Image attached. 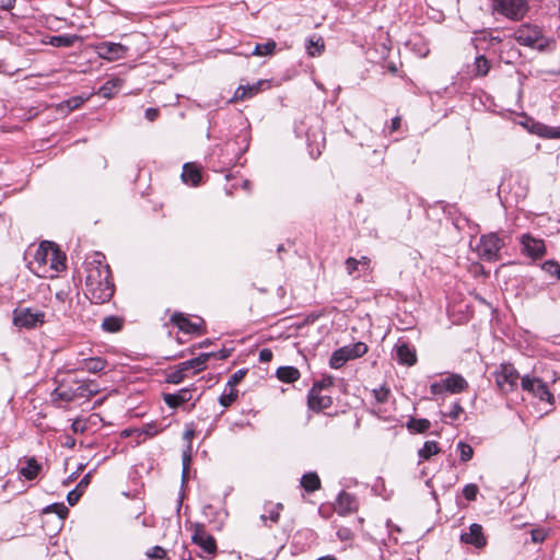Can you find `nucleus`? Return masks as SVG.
Masks as SVG:
<instances>
[{"instance_id": "obj_1", "label": "nucleus", "mask_w": 560, "mask_h": 560, "mask_svg": "<svg viewBox=\"0 0 560 560\" xmlns=\"http://www.w3.org/2000/svg\"><path fill=\"white\" fill-rule=\"evenodd\" d=\"M67 256L60 247H37L30 269L39 278H54L66 269Z\"/></svg>"}, {"instance_id": "obj_2", "label": "nucleus", "mask_w": 560, "mask_h": 560, "mask_svg": "<svg viewBox=\"0 0 560 560\" xmlns=\"http://www.w3.org/2000/svg\"><path fill=\"white\" fill-rule=\"evenodd\" d=\"M83 267L85 272V287L112 279L109 266L105 262V256L100 252H95L92 256L86 258Z\"/></svg>"}, {"instance_id": "obj_3", "label": "nucleus", "mask_w": 560, "mask_h": 560, "mask_svg": "<svg viewBox=\"0 0 560 560\" xmlns=\"http://www.w3.org/2000/svg\"><path fill=\"white\" fill-rule=\"evenodd\" d=\"M514 39L523 46L537 49L545 50L548 45V38L542 34V31L536 26L530 24H522L514 33Z\"/></svg>"}, {"instance_id": "obj_4", "label": "nucleus", "mask_w": 560, "mask_h": 560, "mask_svg": "<svg viewBox=\"0 0 560 560\" xmlns=\"http://www.w3.org/2000/svg\"><path fill=\"white\" fill-rule=\"evenodd\" d=\"M46 313L35 307H18L13 311V325L24 329H35L46 323Z\"/></svg>"}, {"instance_id": "obj_5", "label": "nucleus", "mask_w": 560, "mask_h": 560, "mask_svg": "<svg viewBox=\"0 0 560 560\" xmlns=\"http://www.w3.org/2000/svg\"><path fill=\"white\" fill-rule=\"evenodd\" d=\"M492 375L500 393L509 394L517 388L520 374L512 363H501Z\"/></svg>"}, {"instance_id": "obj_6", "label": "nucleus", "mask_w": 560, "mask_h": 560, "mask_svg": "<svg viewBox=\"0 0 560 560\" xmlns=\"http://www.w3.org/2000/svg\"><path fill=\"white\" fill-rule=\"evenodd\" d=\"M492 7L494 11L514 21L522 20L528 11L526 0H493Z\"/></svg>"}, {"instance_id": "obj_7", "label": "nucleus", "mask_w": 560, "mask_h": 560, "mask_svg": "<svg viewBox=\"0 0 560 560\" xmlns=\"http://www.w3.org/2000/svg\"><path fill=\"white\" fill-rule=\"evenodd\" d=\"M115 292V285L112 279L97 282V284L85 287V296L94 304H104L108 302Z\"/></svg>"}, {"instance_id": "obj_8", "label": "nucleus", "mask_w": 560, "mask_h": 560, "mask_svg": "<svg viewBox=\"0 0 560 560\" xmlns=\"http://www.w3.org/2000/svg\"><path fill=\"white\" fill-rule=\"evenodd\" d=\"M96 54L100 58L108 61H115L125 58L128 48L118 43L104 42L96 47Z\"/></svg>"}, {"instance_id": "obj_9", "label": "nucleus", "mask_w": 560, "mask_h": 560, "mask_svg": "<svg viewBox=\"0 0 560 560\" xmlns=\"http://www.w3.org/2000/svg\"><path fill=\"white\" fill-rule=\"evenodd\" d=\"M460 541L478 549L483 548L487 545V538L483 535L482 526L476 523L471 524L468 532L460 535Z\"/></svg>"}, {"instance_id": "obj_10", "label": "nucleus", "mask_w": 560, "mask_h": 560, "mask_svg": "<svg viewBox=\"0 0 560 560\" xmlns=\"http://www.w3.org/2000/svg\"><path fill=\"white\" fill-rule=\"evenodd\" d=\"M192 542L198 545L208 553H214L217 550L215 539L208 534L202 525H197L192 534Z\"/></svg>"}, {"instance_id": "obj_11", "label": "nucleus", "mask_w": 560, "mask_h": 560, "mask_svg": "<svg viewBox=\"0 0 560 560\" xmlns=\"http://www.w3.org/2000/svg\"><path fill=\"white\" fill-rule=\"evenodd\" d=\"M396 358L400 364L412 366L417 362L415 347L405 341H398L395 346Z\"/></svg>"}, {"instance_id": "obj_12", "label": "nucleus", "mask_w": 560, "mask_h": 560, "mask_svg": "<svg viewBox=\"0 0 560 560\" xmlns=\"http://www.w3.org/2000/svg\"><path fill=\"white\" fill-rule=\"evenodd\" d=\"M332 399L328 395H323L316 388H311L307 395V405L314 411H322L331 406Z\"/></svg>"}, {"instance_id": "obj_13", "label": "nucleus", "mask_w": 560, "mask_h": 560, "mask_svg": "<svg viewBox=\"0 0 560 560\" xmlns=\"http://www.w3.org/2000/svg\"><path fill=\"white\" fill-rule=\"evenodd\" d=\"M211 357H217V354L215 353H201L199 357L194 358L188 361H185V362H182L178 365L186 373L189 371H192V373H197V372H200L206 369V364ZM218 358L222 359V358H225V355L220 353L218 355Z\"/></svg>"}, {"instance_id": "obj_14", "label": "nucleus", "mask_w": 560, "mask_h": 560, "mask_svg": "<svg viewBox=\"0 0 560 560\" xmlns=\"http://www.w3.org/2000/svg\"><path fill=\"white\" fill-rule=\"evenodd\" d=\"M357 509V502L352 494L341 491L335 503V511L340 515H347Z\"/></svg>"}, {"instance_id": "obj_15", "label": "nucleus", "mask_w": 560, "mask_h": 560, "mask_svg": "<svg viewBox=\"0 0 560 560\" xmlns=\"http://www.w3.org/2000/svg\"><path fill=\"white\" fill-rule=\"evenodd\" d=\"M171 322L177 326L180 330L187 334H194L199 330L200 325L192 323L186 315L183 313H174L171 317Z\"/></svg>"}, {"instance_id": "obj_16", "label": "nucleus", "mask_w": 560, "mask_h": 560, "mask_svg": "<svg viewBox=\"0 0 560 560\" xmlns=\"http://www.w3.org/2000/svg\"><path fill=\"white\" fill-rule=\"evenodd\" d=\"M163 399L170 408H177L191 399V392L188 388H183L176 394H165Z\"/></svg>"}, {"instance_id": "obj_17", "label": "nucleus", "mask_w": 560, "mask_h": 560, "mask_svg": "<svg viewBox=\"0 0 560 560\" xmlns=\"http://www.w3.org/2000/svg\"><path fill=\"white\" fill-rule=\"evenodd\" d=\"M182 178L184 183L197 186L201 180L200 168L195 163H186L183 166Z\"/></svg>"}, {"instance_id": "obj_18", "label": "nucleus", "mask_w": 560, "mask_h": 560, "mask_svg": "<svg viewBox=\"0 0 560 560\" xmlns=\"http://www.w3.org/2000/svg\"><path fill=\"white\" fill-rule=\"evenodd\" d=\"M106 366V361L100 357L83 359L79 362L78 370L89 373H98Z\"/></svg>"}, {"instance_id": "obj_19", "label": "nucleus", "mask_w": 560, "mask_h": 560, "mask_svg": "<svg viewBox=\"0 0 560 560\" xmlns=\"http://www.w3.org/2000/svg\"><path fill=\"white\" fill-rule=\"evenodd\" d=\"M444 382L445 390L453 394L462 393L468 387L467 381L459 374H452Z\"/></svg>"}, {"instance_id": "obj_20", "label": "nucleus", "mask_w": 560, "mask_h": 560, "mask_svg": "<svg viewBox=\"0 0 560 560\" xmlns=\"http://www.w3.org/2000/svg\"><path fill=\"white\" fill-rule=\"evenodd\" d=\"M532 132L546 139H560V127H550L545 124H534Z\"/></svg>"}, {"instance_id": "obj_21", "label": "nucleus", "mask_w": 560, "mask_h": 560, "mask_svg": "<svg viewBox=\"0 0 560 560\" xmlns=\"http://www.w3.org/2000/svg\"><path fill=\"white\" fill-rule=\"evenodd\" d=\"M532 132L546 139H560V127H550L545 124H534Z\"/></svg>"}, {"instance_id": "obj_22", "label": "nucleus", "mask_w": 560, "mask_h": 560, "mask_svg": "<svg viewBox=\"0 0 560 560\" xmlns=\"http://www.w3.org/2000/svg\"><path fill=\"white\" fill-rule=\"evenodd\" d=\"M305 48L310 57L320 56L325 50L324 38L319 35L311 36L306 42Z\"/></svg>"}, {"instance_id": "obj_23", "label": "nucleus", "mask_w": 560, "mask_h": 560, "mask_svg": "<svg viewBox=\"0 0 560 560\" xmlns=\"http://www.w3.org/2000/svg\"><path fill=\"white\" fill-rule=\"evenodd\" d=\"M122 85V80L118 78L110 79L106 81L100 89L97 94L105 97L112 98L114 95L118 93Z\"/></svg>"}, {"instance_id": "obj_24", "label": "nucleus", "mask_w": 560, "mask_h": 560, "mask_svg": "<svg viewBox=\"0 0 560 560\" xmlns=\"http://www.w3.org/2000/svg\"><path fill=\"white\" fill-rule=\"evenodd\" d=\"M352 360L348 347H342L332 352L329 359V365L332 369H340L346 362Z\"/></svg>"}, {"instance_id": "obj_25", "label": "nucleus", "mask_w": 560, "mask_h": 560, "mask_svg": "<svg viewBox=\"0 0 560 560\" xmlns=\"http://www.w3.org/2000/svg\"><path fill=\"white\" fill-rule=\"evenodd\" d=\"M26 465L20 468L19 474L27 480H33L39 474L42 466L37 463L34 457L26 459Z\"/></svg>"}, {"instance_id": "obj_26", "label": "nucleus", "mask_w": 560, "mask_h": 560, "mask_svg": "<svg viewBox=\"0 0 560 560\" xmlns=\"http://www.w3.org/2000/svg\"><path fill=\"white\" fill-rule=\"evenodd\" d=\"M267 84V81H259L253 85L247 86H238L235 91L234 98L235 100H244L246 97H252L261 91L262 85Z\"/></svg>"}, {"instance_id": "obj_27", "label": "nucleus", "mask_w": 560, "mask_h": 560, "mask_svg": "<svg viewBox=\"0 0 560 560\" xmlns=\"http://www.w3.org/2000/svg\"><path fill=\"white\" fill-rule=\"evenodd\" d=\"M544 382L542 380L532 376L529 374H526L521 377V387L523 390L532 394L535 396L537 394V389L542 386Z\"/></svg>"}, {"instance_id": "obj_28", "label": "nucleus", "mask_w": 560, "mask_h": 560, "mask_svg": "<svg viewBox=\"0 0 560 560\" xmlns=\"http://www.w3.org/2000/svg\"><path fill=\"white\" fill-rule=\"evenodd\" d=\"M301 487L306 492H314L320 488V479L316 472L304 474L301 478Z\"/></svg>"}, {"instance_id": "obj_29", "label": "nucleus", "mask_w": 560, "mask_h": 560, "mask_svg": "<svg viewBox=\"0 0 560 560\" xmlns=\"http://www.w3.org/2000/svg\"><path fill=\"white\" fill-rule=\"evenodd\" d=\"M277 377L284 383H293L300 378V371L294 366H280Z\"/></svg>"}, {"instance_id": "obj_30", "label": "nucleus", "mask_w": 560, "mask_h": 560, "mask_svg": "<svg viewBox=\"0 0 560 560\" xmlns=\"http://www.w3.org/2000/svg\"><path fill=\"white\" fill-rule=\"evenodd\" d=\"M276 49L277 43L273 39H269L265 44H257L252 55L259 57L271 56L275 54Z\"/></svg>"}, {"instance_id": "obj_31", "label": "nucleus", "mask_w": 560, "mask_h": 560, "mask_svg": "<svg viewBox=\"0 0 560 560\" xmlns=\"http://www.w3.org/2000/svg\"><path fill=\"white\" fill-rule=\"evenodd\" d=\"M440 451L441 450L439 447L438 442H435V441H427L423 444V447L418 451V455H419L420 459L428 460L433 455H436L438 453H440Z\"/></svg>"}, {"instance_id": "obj_32", "label": "nucleus", "mask_w": 560, "mask_h": 560, "mask_svg": "<svg viewBox=\"0 0 560 560\" xmlns=\"http://www.w3.org/2000/svg\"><path fill=\"white\" fill-rule=\"evenodd\" d=\"M124 320L117 316H107L103 319L102 328L107 332H117L122 328Z\"/></svg>"}, {"instance_id": "obj_33", "label": "nucleus", "mask_w": 560, "mask_h": 560, "mask_svg": "<svg viewBox=\"0 0 560 560\" xmlns=\"http://www.w3.org/2000/svg\"><path fill=\"white\" fill-rule=\"evenodd\" d=\"M430 427L431 422L428 419L411 418L407 423L408 430L417 433H423L428 431Z\"/></svg>"}, {"instance_id": "obj_34", "label": "nucleus", "mask_w": 560, "mask_h": 560, "mask_svg": "<svg viewBox=\"0 0 560 560\" xmlns=\"http://www.w3.org/2000/svg\"><path fill=\"white\" fill-rule=\"evenodd\" d=\"M521 57V51L513 45L509 47H504L501 50L500 58L505 63H515L516 60Z\"/></svg>"}, {"instance_id": "obj_35", "label": "nucleus", "mask_w": 560, "mask_h": 560, "mask_svg": "<svg viewBox=\"0 0 560 560\" xmlns=\"http://www.w3.org/2000/svg\"><path fill=\"white\" fill-rule=\"evenodd\" d=\"M541 401L548 402L550 406H553L556 400L553 394L549 390L547 384L544 382L542 386L537 389V394L534 396Z\"/></svg>"}, {"instance_id": "obj_36", "label": "nucleus", "mask_w": 560, "mask_h": 560, "mask_svg": "<svg viewBox=\"0 0 560 560\" xmlns=\"http://www.w3.org/2000/svg\"><path fill=\"white\" fill-rule=\"evenodd\" d=\"M476 74L486 75L490 70V62L485 56H478L475 60Z\"/></svg>"}, {"instance_id": "obj_37", "label": "nucleus", "mask_w": 560, "mask_h": 560, "mask_svg": "<svg viewBox=\"0 0 560 560\" xmlns=\"http://www.w3.org/2000/svg\"><path fill=\"white\" fill-rule=\"evenodd\" d=\"M80 397H90L98 393L97 385L94 382L82 384L77 388Z\"/></svg>"}, {"instance_id": "obj_38", "label": "nucleus", "mask_w": 560, "mask_h": 560, "mask_svg": "<svg viewBox=\"0 0 560 560\" xmlns=\"http://www.w3.org/2000/svg\"><path fill=\"white\" fill-rule=\"evenodd\" d=\"M186 375H187V373L184 370H182V368L179 365H177L173 371H171L167 374L166 381H167V383H171V384H179L184 381Z\"/></svg>"}, {"instance_id": "obj_39", "label": "nucleus", "mask_w": 560, "mask_h": 560, "mask_svg": "<svg viewBox=\"0 0 560 560\" xmlns=\"http://www.w3.org/2000/svg\"><path fill=\"white\" fill-rule=\"evenodd\" d=\"M499 243H502V245L506 243L505 235L501 237L497 233H491L482 235L480 238V245H498Z\"/></svg>"}, {"instance_id": "obj_40", "label": "nucleus", "mask_w": 560, "mask_h": 560, "mask_svg": "<svg viewBox=\"0 0 560 560\" xmlns=\"http://www.w3.org/2000/svg\"><path fill=\"white\" fill-rule=\"evenodd\" d=\"M229 393L224 392L220 398H219V402L223 406V407H229L231 406L238 397V392L234 388H231L229 387Z\"/></svg>"}, {"instance_id": "obj_41", "label": "nucleus", "mask_w": 560, "mask_h": 560, "mask_svg": "<svg viewBox=\"0 0 560 560\" xmlns=\"http://www.w3.org/2000/svg\"><path fill=\"white\" fill-rule=\"evenodd\" d=\"M457 450L460 453V460L462 462L466 463V462H468V460H470L472 458L474 450H472V447L469 444L460 441L457 444Z\"/></svg>"}, {"instance_id": "obj_42", "label": "nucleus", "mask_w": 560, "mask_h": 560, "mask_svg": "<svg viewBox=\"0 0 560 560\" xmlns=\"http://www.w3.org/2000/svg\"><path fill=\"white\" fill-rule=\"evenodd\" d=\"M190 460H191V445L187 444L186 450L183 452V481H185L187 479Z\"/></svg>"}, {"instance_id": "obj_43", "label": "nucleus", "mask_w": 560, "mask_h": 560, "mask_svg": "<svg viewBox=\"0 0 560 560\" xmlns=\"http://www.w3.org/2000/svg\"><path fill=\"white\" fill-rule=\"evenodd\" d=\"M351 358L357 359L364 355L368 352V346L364 342H357L353 346H348Z\"/></svg>"}, {"instance_id": "obj_44", "label": "nucleus", "mask_w": 560, "mask_h": 560, "mask_svg": "<svg viewBox=\"0 0 560 560\" xmlns=\"http://www.w3.org/2000/svg\"><path fill=\"white\" fill-rule=\"evenodd\" d=\"M145 555L149 559L162 560L166 558L167 552L163 547L154 546L153 548L149 549Z\"/></svg>"}, {"instance_id": "obj_45", "label": "nucleus", "mask_w": 560, "mask_h": 560, "mask_svg": "<svg viewBox=\"0 0 560 560\" xmlns=\"http://www.w3.org/2000/svg\"><path fill=\"white\" fill-rule=\"evenodd\" d=\"M50 44L56 47H70L73 44V38L68 36H52Z\"/></svg>"}, {"instance_id": "obj_46", "label": "nucleus", "mask_w": 560, "mask_h": 560, "mask_svg": "<svg viewBox=\"0 0 560 560\" xmlns=\"http://www.w3.org/2000/svg\"><path fill=\"white\" fill-rule=\"evenodd\" d=\"M542 269L551 276H557L560 279V265L557 261L548 260L544 262Z\"/></svg>"}, {"instance_id": "obj_47", "label": "nucleus", "mask_w": 560, "mask_h": 560, "mask_svg": "<svg viewBox=\"0 0 560 560\" xmlns=\"http://www.w3.org/2000/svg\"><path fill=\"white\" fill-rule=\"evenodd\" d=\"M55 394L56 396L61 399V400H65V401H71L73 400L78 395V390L75 392H71V390H66V389H62L61 387L57 388L55 390Z\"/></svg>"}, {"instance_id": "obj_48", "label": "nucleus", "mask_w": 560, "mask_h": 560, "mask_svg": "<svg viewBox=\"0 0 560 560\" xmlns=\"http://www.w3.org/2000/svg\"><path fill=\"white\" fill-rule=\"evenodd\" d=\"M463 494L468 501H474L478 494V487L475 483H468L464 487Z\"/></svg>"}, {"instance_id": "obj_49", "label": "nucleus", "mask_w": 560, "mask_h": 560, "mask_svg": "<svg viewBox=\"0 0 560 560\" xmlns=\"http://www.w3.org/2000/svg\"><path fill=\"white\" fill-rule=\"evenodd\" d=\"M245 374H246V370H244V369L237 370L235 373H233L230 376L226 386L234 388V386H236L244 378Z\"/></svg>"}, {"instance_id": "obj_50", "label": "nucleus", "mask_w": 560, "mask_h": 560, "mask_svg": "<svg viewBox=\"0 0 560 560\" xmlns=\"http://www.w3.org/2000/svg\"><path fill=\"white\" fill-rule=\"evenodd\" d=\"M334 377L332 376H324L320 381H317L313 384L312 388H316L317 392H322L325 388L332 386Z\"/></svg>"}, {"instance_id": "obj_51", "label": "nucleus", "mask_w": 560, "mask_h": 560, "mask_svg": "<svg viewBox=\"0 0 560 560\" xmlns=\"http://www.w3.org/2000/svg\"><path fill=\"white\" fill-rule=\"evenodd\" d=\"M525 255L534 258L542 257L546 254V247H523Z\"/></svg>"}, {"instance_id": "obj_52", "label": "nucleus", "mask_w": 560, "mask_h": 560, "mask_svg": "<svg viewBox=\"0 0 560 560\" xmlns=\"http://www.w3.org/2000/svg\"><path fill=\"white\" fill-rule=\"evenodd\" d=\"M464 412V408L459 402H454L451 410L447 413H444V417H447L452 420H457L459 416Z\"/></svg>"}, {"instance_id": "obj_53", "label": "nucleus", "mask_w": 560, "mask_h": 560, "mask_svg": "<svg viewBox=\"0 0 560 560\" xmlns=\"http://www.w3.org/2000/svg\"><path fill=\"white\" fill-rule=\"evenodd\" d=\"M55 299L61 303L62 305L68 304L70 305V290L67 289H60L56 292Z\"/></svg>"}, {"instance_id": "obj_54", "label": "nucleus", "mask_w": 560, "mask_h": 560, "mask_svg": "<svg viewBox=\"0 0 560 560\" xmlns=\"http://www.w3.org/2000/svg\"><path fill=\"white\" fill-rule=\"evenodd\" d=\"M283 509V505L281 503H278L275 505V508L270 509L269 512V520L273 523H278L280 517V511Z\"/></svg>"}, {"instance_id": "obj_55", "label": "nucleus", "mask_w": 560, "mask_h": 560, "mask_svg": "<svg viewBox=\"0 0 560 560\" xmlns=\"http://www.w3.org/2000/svg\"><path fill=\"white\" fill-rule=\"evenodd\" d=\"M346 269H347L349 275H352L354 271L360 270V266H359L358 259L349 257L346 260Z\"/></svg>"}, {"instance_id": "obj_56", "label": "nucleus", "mask_w": 560, "mask_h": 560, "mask_svg": "<svg viewBox=\"0 0 560 560\" xmlns=\"http://www.w3.org/2000/svg\"><path fill=\"white\" fill-rule=\"evenodd\" d=\"M81 495H82V490H78L77 488L71 490L67 495L68 503L70 505H74L79 501Z\"/></svg>"}, {"instance_id": "obj_57", "label": "nucleus", "mask_w": 560, "mask_h": 560, "mask_svg": "<svg viewBox=\"0 0 560 560\" xmlns=\"http://www.w3.org/2000/svg\"><path fill=\"white\" fill-rule=\"evenodd\" d=\"M84 103V98L75 96L67 101V106L70 110L79 108Z\"/></svg>"}, {"instance_id": "obj_58", "label": "nucleus", "mask_w": 560, "mask_h": 560, "mask_svg": "<svg viewBox=\"0 0 560 560\" xmlns=\"http://www.w3.org/2000/svg\"><path fill=\"white\" fill-rule=\"evenodd\" d=\"M388 394H389V390L382 387L380 389H375L374 390V396H375V399L378 401V402H384L387 400V397H388Z\"/></svg>"}, {"instance_id": "obj_59", "label": "nucleus", "mask_w": 560, "mask_h": 560, "mask_svg": "<svg viewBox=\"0 0 560 560\" xmlns=\"http://www.w3.org/2000/svg\"><path fill=\"white\" fill-rule=\"evenodd\" d=\"M272 351L270 349L264 348L259 351V360L260 362L267 363L272 360Z\"/></svg>"}, {"instance_id": "obj_60", "label": "nucleus", "mask_w": 560, "mask_h": 560, "mask_svg": "<svg viewBox=\"0 0 560 560\" xmlns=\"http://www.w3.org/2000/svg\"><path fill=\"white\" fill-rule=\"evenodd\" d=\"M483 248V253L481 254L482 257H485L486 259H492V257L497 256L500 247L498 246H494V247H482Z\"/></svg>"}, {"instance_id": "obj_61", "label": "nucleus", "mask_w": 560, "mask_h": 560, "mask_svg": "<svg viewBox=\"0 0 560 560\" xmlns=\"http://www.w3.org/2000/svg\"><path fill=\"white\" fill-rule=\"evenodd\" d=\"M337 535L341 540H350L353 537V533L346 527L339 528Z\"/></svg>"}, {"instance_id": "obj_62", "label": "nucleus", "mask_w": 560, "mask_h": 560, "mask_svg": "<svg viewBox=\"0 0 560 560\" xmlns=\"http://www.w3.org/2000/svg\"><path fill=\"white\" fill-rule=\"evenodd\" d=\"M530 534H532V540L534 542H541L546 538V534L542 529H533Z\"/></svg>"}, {"instance_id": "obj_63", "label": "nucleus", "mask_w": 560, "mask_h": 560, "mask_svg": "<svg viewBox=\"0 0 560 560\" xmlns=\"http://www.w3.org/2000/svg\"><path fill=\"white\" fill-rule=\"evenodd\" d=\"M445 390V382L444 380L441 383H433L430 386V392L433 395H439Z\"/></svg>"}, {"instance_id": "obj_64", "label": "nucleus", "mask_w": 560, "mask_h": 560, "mask_svg": "<svg viewBox=\"0 0 560 560\" xmlns=\"http://www.w3.org/2000/svg\"><path fill=\"white\" fill-rule=\"evenodd\" d=\"M91 481V472L86 474L78 483L77 489L82 490V492L86 489Z\"/></svg>"}]
</instances>
